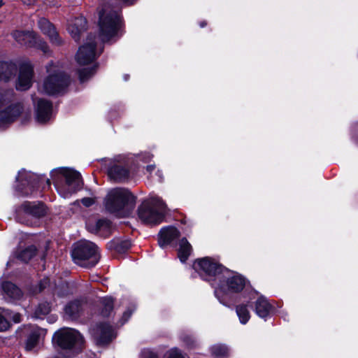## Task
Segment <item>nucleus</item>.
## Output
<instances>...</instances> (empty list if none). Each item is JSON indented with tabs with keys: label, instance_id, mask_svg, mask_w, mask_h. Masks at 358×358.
<instances>
[{
	"label": "nucleus",
	"instance_id": "obj_1",
	"mask_svg": "<svg viewBox=\"0 0 358 358\" xmlns=\"http://www.w3.org/2000/svg\"><path fill=\"white\" fill-rule=\"evenodd\" d=\"M137 197L129 189L115 187L109 190L104 198L106 212L118 218L127 217L134 210Z\"/></svg>",
	"mask_w": 358,
	"mask_h": 358
},
{
	"label": "nucleus",
	"instance_id": "obj_2",
	"mask_svg": "<svg viewBox=\"0 0 358 358\" xmlns=\"http://www.w3.org/2000/svg\"><path fill=\"white\" fill-rule=\"evenodd\" d=\"M99 37L103 43L111 41L116 42L126 33L125 22L122 15L117 10L106 11L102 9L99 13Z\"/></svg>",
	"mask_w": 358,
	"mask_h": 358
},
{
	"label": "nucleus",
	"instance_id": "obj_3",
	"mask_svg": "<svg viewBox=\"0 0 358 358\" xmlns=\"http://www.w3.org/2000/svg\"><path fill=\"white\" fill-rule=\"evenodd\" d=\"M246 278L238 272L226 268L219 277L217 287L215 289V296L218 301L227 307L232 305L229 294H238L245 287Z\"/></svg>",
	"mask_w": 358,
	"mask_h": 358
},
{
	"label": "nucleus",
	"instance_id": "obj_4",
	"mask_svg": "<svg viewBox=\"0 0 358 358\" xmlns=\"http://www.w3.org/2000/svg\"><path fill=\"white\" fill-rule=\"evenodd\" d=\"M52 343L55 348L69 351L71 356L74 357L83 351L85 339L81 334L76 329L61 328L54 333Z\"/></svg>",
	"mask_w": 358,
	"mask_h": 358
},
{
	"label": "nucleus",
	"instance_id": "obj_5",
	"mask_svg": "<svg viewBox=\"0 0 358 358\" xmlns=\"http://www.w3.org/2000/svg\"><path fill=\"white\" fill-rule=\"evenodd\" d=\"M162 205V201L157 198L152 197L143 200L137 209L139 220L146 225L161 224L165 218L164 213L161 210Z\"/></svg>",
	"mask_w": 358,
	"mask_h": 358
},
{
	"label": "nucleus",
	"instance_id": "obj_6",
	"mask_svg": "<svg viewBox=\"0 0 358 358\" xmlns=\"http://www.w3.org/2000/svg\"><path fill=\"white\" fill-rule=\"evenodd\" d=\"M74 262L86 268L94 267L99 261L97 247L91 242H78L71 251Z\"/></svg>",
	"mask_w": 358,
	"mask_h": 358
},
{
	"label": "nucleus",
	"instance_id": "obj_7",
	"mask_svg": "<svg viewBox=\"0 0 358 358\" xmlns=\"http://www.w3.org/2000/svg\"><path fill=\"white\" fill-rule=\"evenodd\" d=\"M16 178L19 184L16 187V190L23 195L27 196L29 193L38 190L40 188L45 189L50 188L51 185L50 180L45 176L37 175L31 172H24Z\"/></svg>",
	"mask_w": 358,
	"mask_h": 358
},
{
	"label": "nucleus",
	"instance_id": "obj_8",
	"mask_svg": "<svg viewBox=\"0 0 358 358\" xmlns=\"http://www.w3.org/2000/svg\"><path fill=\"white\" fill-rule=\"evenodd\" d=\"M192 268L203 280L210 282L219 280L227 268L210 257L198 258L194 260Z\"/></svg>",
	"mask_w": 358,
	"mask_h": 358
},
{
	"label": "nucleus",
	"instance_id": "obj_9",
	"mask_svg": "<svg viewBox=\"0 0 358 358\" xmlns=\"http://www.w3.org/2000/svg\"><path fill=\"white\" fill-rule=\"evenodd\" d=\"M48 211V208L43 201H25L16 208L15 217L17 222L28 226L31 221L27 216L40 219L46 216Z\"/></svg>",
	"mask_w": 358,
	"mask_h": 358
},
{
	"label": "nucleus",
	"instance_id": "obj_10",
	"mask_svg": "<svg viewBox=\"0 0 358 358\" xmlns=\"http://www.w3.org/2000/svg\"><path fill=\"white\" fill-rule=\"evenodd\" d=\"M13 36L18 43L26 48L41 50L44 54L50 52L47 42L34 31L16 30Z\"/></svg>",
	"mask_w": 358,
	"mask_h": 358
},
{
	"label": "nucleus",
	"instance_id": "obj_11",
	"mask_svg": "<svg viewBox=\"0 0 358 358\" xmlns=\"http://www.w3.org/2000/svg\"><path fill=\"white\" fill-rule=\"evenodd\" d=\"M70 85V76L64 71L49 75L43 83L45 92L49 96H55L64 92Z\"/></svg>",
	"mask_w": 358,
	"mask_h": 358
},
{
	"label": "nucleus",
	"instance_id": "obj_12",
	"mask_svg": "<svg viewBox=\"0 0 358 358\" xmlns=\"http://www.w3.org/2000/svg\"><path fill=\"white\" fill-rule=\"evenodd\" d=\"M65 178L66 185L71 193H76L83 188V181L80 172L68 167H61L55 170Z\"/></svg>",
	"mask_w": 358,
	"mask_h": 358
},
{
	"label": "nucleus",
	"instance_id": "obj_13",
	"mask_svg": "<svg viewBox=\"0 0 358 358\" xmlns=\"http://www.w3.org/2000/svg\"><path fill=\"white\" fill-rule=\"evenodd\" d=\"M107 175L109 179L117 183H125L131 179V170L127 164L114 163L108 166Z\"/></svg>",
	"mask_w": 358,
	"mask_h": 358
},
{
	"label": "nucleus",
	"instance_id": "obj_14",
	"mask_svg": "<svg viewBox=\"0 0 358 358\" xmlns=\"http://www.w3.org/2000/svg\"><path fill=\"white\" fill-rule=\"evenodd\" d=\"M34 67L30 63H23L20 66L19 74L15 88L17 91L28 90L32 86Z\"/></svg>",
	"mask_w": 358,
	"mask_h": 358
},
{
	"label": "nucleus",
	"instance_id": "obj_15",
	"mask_svg": "<svg viewBox=\"0 0 358 358\" xmlns=\"http://www.w3.org/2000/svg\"><path fill=\"white\" fill-rule=\"evenodd\" d=\"M96 43L93 41L79 47L76 54V61L84 66L92 63L96 59Z\"/></svg>",
	"mask_w": 358,
	"mask_h": 358
},
{
	"label": "nucleus",
	"instance_id": "obj_16",
	"mask_svg": "<svg viewBox=\"0 0 358 358\" xmlns=\"http://www.w3.org/2000/svg\"><path fill=\"white\" fill-rule=\"evenodd\" d=\"M86 228L89 232L103 238H108L113 232V222L106 217L97 219L95 222H88Z\"/></svg>",
	"mask_w": 358,
	"mask_h": 358
},
{
	"label": "nucleus",
	"instance_id": "obj_17",
	"mask_svg": "<svg viewBox=\"0 0 358 358\" xmlns=\"http://www.w3.org/2000/svg\"><path fill=\"white\" fill-rule=\"evenodd\" d=\"M38 27L43 34L46 35L52 45L60 46L64 41L59 36L55 25L48 19L43 17L38 21Z\"/></svg>",
	"mask_w": 358,
	"mask_h": 358
},
{
	"label": "nucleus",
	"instance_id": "obj_18",
	"mask_svg": "<svg viewBox=\"0 0 358 358\" xmlns=\"http://www.w3.org/2000/svg\"><path fill=\"white\" fill-rule=\"evenodd\" d=\"M99 335L96 338V344L99 346L109 345L116 337L114 329L108 322H101L96 325Z\"/></svg>",
	"mask_w": 358,
	"mask_h": 358
},
{
	"label": "nucleus",
	"instance_id": "obj_19",
	"mask_svg": "<svg viewBox=\"0 0 358 358\" xmlns=\"http://www.w3.org/2000/svg\"><path fill=\"white\" fill-rule=\"evenodd\" d=\"M255 312L266 321L274 315L275 308L264 296L260 295L255 302Z\"/></svg>",
	"mask_w": 358,
	"mask_h": 358
},
{
	"label": "nucleus",
	"instance_id": "obj_20",
	"mask_svg": "<svg viewBox=\"0 0 358 358\" xmlns=\"http://www.w3.org/2000/svg\"><path fill=\"white\" fill-rule=\"evenodd\" d=\"M52 102L45 99H39L36 108V120L39 123H46L51 117Z\"/></svg>",
	"mask_w": 358,
	"mask_h": 358
},
{
	"label": "nucleus",
	"instance_id": "obj_21",
	"mask_svg": "<svg viewBox=\"0 0 358 358\" xmlns=\"http://www.w3.org/2000/svg\"><path fill=\"white\" fill-rule=\"evenodd\" d=\"M180 236V232L176 227H164L158 233V244L162 248H164Z\"/></svg>",
	"mask_w": 358,
	"mask_h": 358
},
{
	"label": "nucleus",
	"instance_id": "obj_22",
	"mask_svg": "<svg viewBox=\"0 0 358 358\" xmlns=\"http://www.w3.org/2000/svg\"><path fill=\"white\" fill-rule=\"evenodd\" d=\"M132 243L130 239L120 240L113 238L106 244V248L117 254H125L131 248Z\"/></svg>",
	"mask_w": 358,
	"mask_h": 358
},
{
	"label": "nucleus",
	"instance_id": "obj_23",
	"mask_svg": "<svg viewBox=\"0 0 358 358\" xmlns=\"http://www.w3.org/2000/svg\"><path fill=\"white\" fill-rule=\"evenodd\" d=\"M87 28V21L83 17L76 18L73 24L69 27L68 30L76 42L80 40L81 34Z\"/></svg>",
	"mask_w": 358,
	"mask_h": 358
},
{
	"label": "nucleus",
	"instance_id": "obj_24",
	"mask_svg": "<svg viewBox=\"0 0 358 358\" xmlns=\"http://www.w3.org/2000/svg\"><path fill=\"white\" fill-rule=\"evenodd\" d=\"M16 71L17 66L12 62L0 61V82H8Z\"/></svg>",
	"mask_w": 358,
	"mask_h": 358
},
{
	"label": "nucleus",
	"instance_id": "obj_25",
	"mask_svg": "<svg viewBox=\"0 0 358 358\" xmlns=\"http://www.w3.org/2000/svg\"><path fill=\"white\" fill-rule=\"evenodd\" d=\"M101 308L99 309V314L104 318H108L110 316L114 309L115 299L110 296L102 297L99 301Z\"/></svg>",
	"mask_w": 358,
	"mask_h": 358
},
{
	"label": "nucleus",
	"instance_id": "obj_26",
	"mask_svg": "<svg viewBox=\"0 0 358 358\" xmlns=\"http://www.w3.org/2000/svg\"><path fill=\"white\" fill-rule=\"evenodd\" d=\"M1 287L3 292L10 299L19 300L23 296L21 289L10 281H4Z\"/></svg>",
	"mask_w": 358,
	"mask_h": 358
},
{
	"label": "nucleus",
	"instance_id": "obj_27",
	"mask_svg": "<svg viewBox=\"0 0 358 358\" xmlns=\"http://www.w3.org/2000/svg\"><path fill=\"white\" fill-rule=\"evenodd\" d=\"M192 252V247L185 237L181 238L178 250V257L182 263H185Z\"/></svg>",
	"mask_w": 358,
	"mask_h": 358
},
{
	"label": "nucleus",
	"instance_id": "obj_28",
	"mask_svg": "<svg viewBox=\"0 0 358 358\" xmlns=\"http://www.w3.org/2000/svg\"><path fill=\"white\" fill-rule=\"evenodd\" d=\"M37 252V248L34 245H30L25 248L18 251L15 257L22 262L27 264L36 255Z\"/></svg>",
	"mask_w": 358,
	"mask_h": 358
},
{
	"label": "nucleus",
	"instance_id": "obj_29",
	"mask_svg": "<svg viewBox=\"0 0 358 358\" xmlns=\"http://www.w3.org/2000/svg\"><path fill=\"white\" fill-rule=\"evenodd\" d=\"M82 309V303L79 299L69 301L64 307V312L70 317L76 319L80 317Z\"/></svg>",
	"mask_w": 358,
	"mask_h": 358
},
{
	"label": "nucleus",
	"instance_id": "obj_30",
	"mask_svg": "<svg viewBox=\"0 0 358 358\" xmlns=\"http://www.w3.org/2000/svg\"><path fill=\"white\" fill-rule=\"evenodd\" d=\"M99 64L95 63L92 66L85 67L77 70V74L80 83L88 81L96 72Z\"/></svg>",
	"mask_w": 358,
	"mask_h": 358
},
{
	"label": "nucleus",
	"instance_id": "obj_31",
	"mask_svg": "<svg viewBox=\"0 0 358 358\" xmlns=\"http://www.w3.org/2000/svg\"><path fill=\"white\" fill-rule=\"evenodd\" d=\"M10 118L12 122H14L21 115L23 111V107L20 103H12L3 109Z\"/></svg>",
	"mask_w": 358,
	"mask_h": 358
},
{
	"label": "nucleus",
	"instance_id": "obj_32",
	"mask_svg": "<svg viewBox=\"0 0 358 358\" xmlns=\"http://www.w3.org/2000/svg\"><path fill=\"white\" fill-rule=\"evenodd\" d=\"M55 292L59 298H66L73 294V289L67 281H62L57 284Z\"/></svg>",
	"mask_w": 358,
	"mask_h": 358
},
{
	"label": "nucleus",
	"instance_id": "obj_33",
	"mask_svg": "<svg viewBox=\"0 0 358 358\" xmlns=\"http://www.w3.org/2000/svg\"><path fill=\"white\" fill-rule=\"evenodd\" d=\"M249 303L250 301H248V303L246 304L242 303L236 306V314L242 324H247L250 319V313L248 308Z\"/></svg>",
	"mask_w": 358,
	"mask_h": 358
},
{
	"label": "nucleus",
	"instance_id": "obj_34",
	"mask_svg": "<svg viewBox=\"0 0 358 358\" xmlns=\"http://www.w3.org/2000/svg\"><path fill=\"white\" fill-rule=\"evenodd\" d=\"M52 304L48 301L39 303L36 307L34 315L36 318L43 319L51 312Z\"/></svg>",
	"mask_w": 358,
	"mask_h": 358
},
{
	"label": "nucleus",
	"instance_id": "obj_35",
	"mask_svg": "<svg viewBox=\"0 0 358 358\" xmlns=\"http://www.w3.org/2000/svg\"><path fill=\"white\" fill-rule=\"evenodd\" d=\"M40 333L38 331H32L28 335L25 343L27 350H31L36 347L40 340Z\"/></svg>",
	"mask_w": 358,
	"mask_h": 358
},
{
	"label": "nucleus",
	"instance_id": "obj_36",
	"mask_svg": "<svg viewBox=\"0 0 358 358\" xmlns=\"http://www.w3.org/2000/svg\"><path fill=\"white\" fill-rule=\"evenodd\" d=\"M211 353L215 358H227L229 355V350L224 345H215L212 347Z\"/></svg>",
	"mask_w": 358,
	"mask_h": 358
},
{
	"label": "nucleus",
	"instance_id": "obj_37",
	"mask_svg": "<svg viewBox=\"0 0 358 358\" xmlns=\"http://www.w3.org/2000/svg\"><path fill=\"white\" fill-rule=\"evenodd\" d=\"M3 110H0V127L13 123L10 118Z\"/></svg>",
	"mask_w": 358,
	"mask_h": 358
},
{
	"label": "nucleus",
	"instance_id": "obj_38",
	"mask_svg": "<svg viewBox=\"0 0 358 358\" xmlns=\"http://www.w3.org/2000/svg\"><path fill=\"white\" fill-rule=\"evenodd\" d=\"M182 341L189 348H194L196 346V341L191 336H188V335L185 336L182 338Z\"/></svg>",
	"mask_w": 358,
	"mask_h": 358
},
{
	"label": "nucleus",
	"instance_id": "obj_39",
	"mask_svg": "<svg viewBox=\"0 0 358 358\" xmlns=\"http://www.w3.org/2000/svg\"><path fill=\"white\" fill-rule=\"evenodd\" d=\"M50 280L49 278H44L41 279L38 282V290L43 292L49 285Z\"/></svg>",
	"mask_w": 358,
	"mask_h": 358
},
{
	"label": "nucleus",
	"instance_id": "obj_40",
	"mask_svg": "<svg viewBox=\"0 0 358 358\" xmlns=\"http://www.w3.org/2000/svg\"><path fill=\"white\" fill-rule=\"evenodd\" d=\"M9 327V323L6 317L0 313V331L6 330Z\"/></svg>",
	"mask_w": 358,
	"mask_h": 358
},
{
	"label": "nucleus",
	"instance_id": "obj_41",
	"mask_svg": "<svg viewBox=\"0 0 358 358\" xmlns=\"http://www.w3.org/2000/svg\"><path fill=\"white\" fill-rule=\"evenodd\" d=\"M81 203L85 207H90L94 203V199L92 197H84L81 199Z\"/></svg>",
	"mask_w": 358,
	"mask_h": 358
},
{
	"label": "nucleus",
	"instance_id": "obj_42",
	"mask_svg": "<svg viewBox=\"0 0 358 358\" xmlns=\"http://www.w3.org/2000/svg\"><path fill=\"white\" fill-rule=\"evenodd\" d=\"M168 358H185V357L178 349H175L171 351Z\"/></svg>",
	"mask_w": 358,
	"mask_h": 358
},
{
	"label": "nucleus",
	"instance_id": "obj_43",
	"mask_svg": "<svg viewBox=\"0 0 358 358\" xmlns=\"http://www.w3.org/2000/svg\"><path fill=\"white\" fill-rule=\"evenodd\" d=\"M132 315V310H130V309H127L126 310L124 313H123V315H122V320L124 322H126L128 321V320L130 318V317Z\"/></svg>",
	"mask_w": 358,
	"mask_h": 358
},
{
	"label": "nucleus",
	"instance_id": "obj_44",
	"mask_svg": "<svg viewBox=\"0 0 358 358\" xmlns=\"http://www.w3.org/2000/svg\"><path fill=\"white\" fill-rule=\"evenodd\" d=\"M145 358H159V356L155 352L148 351L147 355H146V356H145Z\"/></svg>",
	"mask_w": 358,
	"mask_h": 358
},
{
	"label": "nucleus",
	"instance_id": "obj_45",
	"mask_svg": "<svg viewBox=\"0 0 358 358\" xmlns=\"http://www.w3.org/2000/svg\"><path fill=\"white\" fill-rule=\"evenodd\" d=\"M155 169V165H148L146 166V170L149 173H152Z\"/></svg>",
	"mask_w": 358,
	"mask_h": 358
},
{
	"label": "nucleus",
	"instance_id": "obj_46",
	"mask_svg": "<svg viewBox=\"0 0 358 358\" xmlns=\"http://www.w3.org/2000/svg\"><path fill=\"white\" fill-rule=\"evenodd\" d=\"M208 23L206 20H202L199 22V25L201 28H204L207 26Z\"/></svg>",
	"mask_w": 358,
	"mask_h": 358
},
{
	"label": "nucleus",
	"instance_id": "obj_47",
	"mask_svg": "<svg viewBox=\"0 0 358 358\" xmlns=\"http://www.w3.org/2000/svg\"><path fill=\"white\" fill-rule=\"evenodd\" d=\"M24 4L31 5L34 3V0H21Z\"/></svg>",
	"mask_w": 358,
	"mask_h": 358
},
{
	"label": "nucleus",
	"instance_id": "obj_48",
	"mask_svg": "<svg viewBox=\"0 0 358 358\" xmlns=\"http://www.w3.org/2000/svg\"><path fill=\"white\" fill-rule=\"evenodd\" d=\"M258 294V292L254 291L252 292H251V296H250V300H252V299H254L256 296V295Z\"/></svg>",
	"mask_w": 358,
	"mask_h": 358
},
{
	"label": "nucleus",
	"instance_id": "obj_49",
	"mask_svg": "<svg viewBox=\"0 0 358 358\" xmlns=\"http://www.w3.org/2000/svg\"><path fill=\"white\" fill-rule=\"evenodd\" d=\"M4 101V96L3 94L0 93V106L3 105Z\"/></svg>",
	"mask_w": 358,
	"mask_h": 358
},
{
	"label": "nucleus",
	"instance_id": "obj_50",
	"mask_svg": "<svg viewBox=\"0 0 358 358\" xmlns=\"http://www.w3.org/2000/svg\"><path fill=\"white\" fill-rule=\"evenodd\" d=\"M129 79V74H124V80L125 81H127Z\"/></svg>",
	"mask_w": 358,
	"mask_h": 358
},
{
	"label": "nucleus",
	"instance_id": "obj_51",
	"mask_svg": "<svg viewBox=\"0 0 358 358\" xmlns=\"http://www.w3.org/2000/svg\"><path fill=\"white\" fill-rule=\"evenodd\" d=\"M4 1L3 0H0V8H1L3 5H4Z\"/></svg>",
	"mask_w": 358,
	"mask_h": 358
},
{
	"label": "nucleus",
	"instance_id": "obj_52",
	"mask_svg": "<svg viewBox=\"0 0 358 358\" xmlns=\"http://www.w3.org/2000/svg\"><path fill=\"white\" fill-rule=\"evenodd\" d=\"M357 143H358V142H357Z\"/></svg>",
	"mask_w": 358,
	"mask_h": 358
}]
</instances>
